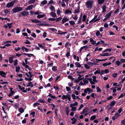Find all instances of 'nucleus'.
Wrapping results in <instances>:
<instances>
[{"mask_svg":"<svg viewBox=\"0 0 125 125\" xmlns=\"http://www.w3.org/2000/svg\"><path fill=\"white\" fill-rule=\"evenodd\" d=\"M93 1L92 0H89L86 2V5L87 8H91L93 6Z\"/></svg>","mask_w":125,"mask_h":125,"instance_id":"f257e3e1","label":"nucleus"},{"mask_svg":"<svg viewBox=\"0 0 125 125\" xmlns=\"http://www.w3.org/2000/svg\"><path fill=\"white\" fill-rule=\"evenodd\" d=\"M23 10L22 8L20 7H16L14 8L12 10V11L14 13H16L21 11Z\"/></svg>","mask_w":125,"mask_h":125,"instance_id":"f03ea898","label":"nucleus"},{"mask_svg":"<svg viewBox=\"0 0 125 125\" xmlns=\"http://www.w3.org/2000/svg\"><path fill=\"white\" fill-rule=\"evenodd\" d=\"M16 0H14L11 2L7 3V7L8 8H10L13 6L14 4L16 2Z\"/></svg>","mask_w":125,"mask_h":125,"instance_id":"7ed1b4c3","label":"nucleus"},{"mask_svg":"<svg viewBox=\"0 0 125 125\" xmlns=\"http://www.w3.org/2000/svg\"><path fill=\"white\" fill-rule=\"evenodd\" d=\"M62 98L63 100H64L65 99H67L69 101H70L71 97L70 95L68 94L66 95H63L62 96Z\"/></svg>","mask_w":125,"mask_h":125,"instance_id":"20e7f679","label":"nucleus"},{"mask_svg":"<svg viewBox=\"0 0 125 125\" xmlns=\"http://www.w3.org/2000/svg\"><path fill=\"white\" fill-rule=\"evenodd\" d=\"M31 21L32 22V23H38L39 22V24H37L38 25H42V22L41 21H39V20H37V19H34V20H31Z\"/></svg>","mask_w":125,"mask_h":125,"instance_id":"39448f33","label":"nucleus"},{"mask_svg":"<svg viewBox=\"0 0 125 125\" xmlns=\"http://www.w3.org/2000/svg\"><path fill=\"white\" fill-rule=\"evenodd\" d=\"M36 5H31L29 6L28 7L25 8V10H32V8L34 7V8Z\"/></svg>","mask_w":125,"mask_h":125,"instance_id":"423d86ee","label":"nucleus"},{"mask_svg":"<svg viewBox=\"0 0 125 125\" xmlns=\"http://www.w3.org/2000/svg\"><path fill=\"white\" fill-rule=\"evenodd\" d=\"M21 14L22 15L25 16L29 14V12L24 11L21 12Z\"/></svg>","mask_w":125,"mask_h":125,"instance_id":"0eeeda50","label":"nucleus"},{"mask_svg":"<svg viewBox=\"0 0 125 125\" xmlns=\"http://www.w3.org/2000/svg\"><path fill=\"white\" fill-rule=\"evenodd\" d=\"M87 91L90 93L92 92V91H91V89L89 88H87L84 90V92L85 93H87Z\"/></svg>","mask_w":125,"mask_h":125,"instance_id":"6e6552de","label":"nucleus"},{"mask_svg":"<svg viewBox=\"0 0 125 125\" xmlns=\"http://www.w3.org/2000/svg\"><path fill=\"white\" fill-rule=\"evenodd\" d=\"M6 73L3 71H0V75L2 77H6Z\"/></svg>","mask_w":125,"mask_h":125,"instance_id":"1a4fd4ad","label":"nucleus"},{"mask_svg":"<svg viewBox=\"0 0 125 125\" xmlns=\"http://www.w3.org/2000/svg\"><path fill=\"white\" fill-rule=\"evenodd\" d=\"M87 80L90 82L91 84H95V83L92 80V79L91 78H87Z\"/></svg>","mask_w":125,"mask_h":125,"instance_id":"9d476101","label":"nucleus"},{"mask_svg":"<svg viewBox=\"0 0 125 125\" xmlns=\"http://www.w3.org/2000/svg\"><path fill=\"white\" fill-rule=\"evenodd\" d=\"M68 19L66 17H64L62 20V23L63 24L68 21Z\"/></svg>","mask_w":125,"mask_h":125,"instance_id":"9b49d317","label":"nucleus"},{"mask_svg":"<svg viewBox=\"0 0 125 125\" xmlns=\"http://www.w3.org/2000/svg\"><path fill=\"white\" fill-rule=\"evenodd\" d=\"M80 12V7L79 5L77 8L75 10L74 13H78Z\"/></svg>","mask_w":125,"mask_h":125,"instance_id":"f8f14e48","label":"nucleus"},{"mask_svg":"<svg viewBox=\"0 0 125 125\" xmlns=\"http://www.w3.org/2000/svg\"><path fill=\"white\" fill-rule=\"evenodd\" d=\"M90 42L93 45H94L96 43V42L94 41L92 38H91L90 39Z\"/></svg>","mask_w":125,"mask_h":125,"instance_id":"ddd939ff","label":"nucleus"},{"mask_svg":"<svg viewBox=\"0 0 125 125\" xmlns=\"http://www.w3.org/2000/svg\"><path fill=\"white\" fill-rule=\"evenodd\" d=\"M36 0H29L28 1L29 4H31L34 3Z\"/></svg>","mask_w":125,"mask_h":125,"instance_id":"4468645a","label":"nucleus"},{"mask_svg":"<svg viewBox=\"0 0 125 125\" xmlns=\"http://www.w3.org/2000/svg\"><path fill=\"white\" fill-rule=\"evenodd\" d=\"M50 14H51L52 16L53 17H55L56 16V13L54 12H51Z\"/></svg>","mask_w":125,"mask_h":125,"instance_id":"2eb2a0df","label":"nucleus"},{"mask_svg":"<svg viewBox=\"0 0 125 125\" xmlns=\"http://www.w3.org/2000/svg\"><path fill=\"white\" fill-rule=\"evenodd\" d=\"M45 16V14L39 15H38L37 17L38 19H40L44 17Z\"/></svg>","mask_w":125,"mask_h":125,"instance_id":"dca6fc26","label":"nucleus"},{"mask_svg":"<svg viewBox=\"0 0 125 125\" xmlns=\"http://www.w3.org/2000/svg\"><path fill=\"white\" fill-rule=\"evenodd\" d=\"M78 105V103L77 102H76L73 104H70V107H72L74 106H76Z\"/></svg>","mask_w":125,"mask_h":125,"instance_id":"f3484780","label":"nucleus"},{"mask_svg":"<svg viewBox=\"0 0 125 125\" xmlns=\"http://www.w3.org/2000/svg\"><path fill=\"white\" fill-rule=\"evenodd\" d=\"M104 0H98V2L99 4H101L104 2Z\"/></svg>","mask_w":125,"mask_h":125,"instance_id":"a211bd4d","label":"nucleus"},{"mask_svg":"<svg viewBox=\"0 0 125 125\" xmlns=\"http://www.w3.org/2000/svg\"><path fill=\"white\" fill-rule=\"evenodd\" d=\"M47 2V1L45 0H44L43 1H42L41 4L44 5L46 4Z\"/></svg>","mask_w":125,"mask_h":125,"instance_id":"6ab92c4d","label":"nucleus"},{"mask_svg":"<svg viewBox=\"0 0 125 125\" xmlns=\"http://www.w3.org/2000/svg\"><path fill=\"white\" fill-rule=\"evenodd\" d=\"M106 6L105 5L103 6L102 7V9H103V11L102 12V13H104L106 11Z\"/></svg>","mask_w":125,"mask_h":125,"instance_id":"aec40b11","label":"nucleus"},{"mask_svg":"<svg viewBox=\"0 0 125 125\" xmlns=\"http://www.w3.org/2000/svg\"><path fill=\"white\" fill-rule=\"evenodd\" d=\"M111 64V62H110L109 63H108L107 62H106L104 63H103V65L104 66H105L108 65H110Z\"/></svg>","mask_w":125,"mask_h":125,"instance_id":"412c9836","label":"nucleus"},{"mask_svg":"<svg viewBox=\"0 0 125 125\" xmlns=\"http://www.w3.org/2000/svg\"><path fill=\"white\" fill-rule=\"evenodd\" d=\"M19 111L21 113H22L24 111V110L22 108L20 107L19 109Z\"/></svg>","mask_w":125,"mask_h":125,"instance_id":"4be33fe9","label":"nucleus"},{"mask_svg":"<svg viewBox=\"0 0 125 125\" xmlns=\"http://www.w3.org/2000/svg\"><path fill=\"white\" fill-rule=\"evenodd\" d=\"M116 103L115 102V101H113L110 104V105L111 106H114L115 104Z\"/></svg>","mask_w":125,"mask_h":125,"instance_id":"5701e85b","label":"nucleus"},{"mask_svg":"<svg viewBox=\"0 0 125 125\" xmlns=\"http://www.w3.org/2000/svg\"><path fill=\"white\" fill-rule=\"evenodd\" d=\"M97 70L94 73V74H96L97 73H100V69H99L98 68H97Z\"/></svg>","mask_w":125,"mask_h":125,"instance_id":"b1692460","label":"nucleus"},{"mask_svg":"<svg viewBox=\"0 0 125 125\" xmlns=\"http://www.w3.org/2000/svg\"><path fill=\"white\" fill-rule=\"evenodd\" d=\"M75 64L77 67H81V65L80 64V63L78 62H76L75 63Z\"/></svg>","mask_w":125,"mask_h":125,"instance_id":"393cba45","label":"nucleus"},{"mask_svg":"<svg viewBox=\"0 0 125 125\" xmlns=\"http://www.w3.org/2000/svg\"><path fill=\"white\" fill-rule=\"evenodd\" d=\"M65 13L66 14L70 13V14L72 13V11L69 10H67L65 11Z\"/></svg>","mask_w":125,"mask_h":125,"instance_id":"a878e982","label":"nucleus"},{"mask_svg":"<svg viewBox=\"0 0 125 125\" xmlns=\"http://www.w3.org/2000/svg\"><path fill=\"white\" fill-rule=\"evenodd\" d=\"M69 23L72 26L73 25L75 24V23L74 21H69Z\"/></svg>","mask_w":125,"mask_h":125,"instance_id":"bb28decb","label":"nucleus"},{"mask_svg":"<svg viewBox=\"0 0 125 125\" xmlns=\"http://www.w3.org/2000/svg\"><path fill=\"white\" fill-rule=\"evenodd\" d=\"M20 69V68L19 66H17L16 68V72L18 73Z\"/></svg>","mask_w":125,"mask_h":125,"instance_id":"cd10ccee","label":"nucleus"},{"mask_svg":"<svg viewBox=\"0 0 125 125\" xmlns=\"http://www.w3.org/2000/svg\"><path fill=\"white\" fill-rule=\"evenodd\" d=\"M96 116L95 115H93L90 118V120H93L96 118Z\"/></svg>","mask_w":125,"mask_h":125,"instance_id":"c85d7f7f","label":"nucleus"},{"mask_svg":"<svg viewBox=\"0 0 125 125\" xmlns=\"http://www.w3.org/2000/svg\"><path fill=\"white\" fill-rule=\"evenodd\" d=\"M50 9L51 10L53 11L54 12H55L56 11L54 7L52 5L50 7Z\"/></svg>","mask_w":125,"mask_h":125,"instance_id":"c756f323","label":"nucleus"},{"mask_svg":"<svg viewBox=\"0 0 125 125\" xmlns=\"http://www.w3.org/2000/svg\"><path fill=\"white\" fill-rule=\"evenodd\" d=\"M111 54H109L108 53H105L103 54H101L100 55L103 56H107L110 55Z\"/></svg>","mask_w":125,"mask_h":125,"instance_id":"7c9ffc66","label":"nucleus"},{"mask_svg":"<svg viewBox=\"0 0 125 125\" xmlns=\"http://www.w3.org/2000/svg\"><path fill=\"white\" fill-rule=\"evenodd\" d=\"M25 88L24 87L23 88H21V90L24 93H26L27 92V88L25 90H24L25 89Z\"/></svg>","mask_w":125,"mask_h":125,"instance_id":"2f4dec72","label":"nucleus"},{"mask_svg":"<svg viewBox=\"0 0 125 125\" xmlns=\"http://www.w3.org/2000/svg\"><path fill=\"white\" fill-rule=\"evenodd\" d=\"M13 58L12 57H10L9 58V62L10 63H12L13 62Z\"/></svg>","mask_w":125,"mask_h":125,"instance_id":"473e14b6","label":"nucleus"},{"mask_svg":"<svg viewBox=\"0 0 125 125\" xmlns=\"http://www.w3.org/2000/svg\"><path fill=\"white\" fill-rule=\"evenodd\" d=\"M87 16L86 15H84L83 16V19L82 20V21H85L87 18Z\"/></svg>","mask_w":125,"mask_h":125,"instance_id":"72a5a7b5","label":"nucleus"},{"mask_svg":"<svg viewBox=\"0 0 125 125\" xmlns=\"http://www.w3.org/2000/svg\"><path fill=\"white\" fill-rule=\"evenodd\" d=\"M93 81L95 82H98V81L96 80V77L95 76H93Z\"/></svg>","mask_w":125,"mask_h":125,"instance_id":"f704fd0d","label":"nucleus"},{"mask_svg":"<svg viewBox=\"0 0 125 125\" xmlns=\"http://www.w3.org/2000/svg\"><path fill=\"white\" fill-rule=\"evenodd\" d=\"M79 75V76L78 77V79H79V81L82 80L84 79V77L81 78V77H82V76H81V75Z\"/></svg>","mask_w":125,"mask_h":125,"instance_id":"c9c22d12","label":"nucleus"},{"mask_svg":"<svg viewBox=\"0 0 125 125\" xmlns=\"http://www.w3.org/2000/svg\"><path fill=\"white\" fill-rule=\"evenodd\" d=\"M87 78H85L83 80V82L84 84V83L87 84L89 83V82L88 81V80H86V79Z\"/></svg>","mask_w":125,"mask_h":125,"instance_id":"e433bc0d","label":"nucleus"},{"mask_svg":"<svg viewBox=\"0 0 125 125\" xmlns=\"http://www.w3.org/2000/svg\"><path fill=\"white\" fill-rule=\"evenodd\" d=\"M89 65L91 66H92V65L93 64L95 65L96 64V63H92L91 62H88L87 63Z\"/></svg>","mask_w":125,"mask_h":125,"instance_id":"4c0bfd02","label":"nucleus"},{"mask_svg":"<svg viewBox=\"0 0 125 125\" xmlns=\"http://www.w3.org/2000/svg\"><path fill=\"white\" fill-rule=\"evenodd\" d=\"M52 70L54 72L57 71V69L56 66H54L52 68Z\"/></svg>","mask_w":125,"mask_h":125,"instance_id":"58836bf2","label":"nucleus"},{"mask_svg":"<svg viewBox=\"0 0 125 125\" xmlns=\"http://www.w3.org/2000/svg\"><path fill=\"white\" fill-rule=\"evenodd\" d=\"M72 108L71 109V111H74L76 110V107H71Z\"/></svg>","mask_w":125,"mask_h":125,"instance_id":"ea45409f","label":"nucleus"},{"mask_svg":"<svg viewBox=\"0 0 125 125\" xmlns=\"http://www.w3.org/2000/svg\"><path fill=\"white\" fill-rule=\"evenodd\" d=\"M56 21H59L62 19V18L61 17H59L58 18H55Z\"/></svg>","mask_w":125,"mask_h":125,"instance_id":"a19ab883","label":"nucleus"},{"mask_svg":"<svg viewBox=\"0 0 125 125\" xmlns=\"http://www.w3.org/2000/svg\"><path fill=\"white\" fill-rule=\"evenodd\" d=\"M48 96H49L50 97H51V98H56V97L55 96L52 95V94H49V95Z\"/></svg>","mask_w":125,"mask_h":125,"instance_id":"79ce46f5","label":"nucleus"},{"mask_svg":"<svg viewBox=\"0 0 125 125\" xmlns=\"http://www.w3.org/2000/svg\"><path fill=\"white\" fill-rule=\"evenodd\" d=\"M12 23H7V25L9 27V29H10L11 28V27H12Z\"/></svg>","mask_w":125,"mask_h":125,"instance_id":"37998d69","label":"nucleus"},{"mask_svg":"<svg viewBox=\"0 0 125 125\" xmlns=\"http://www.w3.org/2000/svg\"><path fill=\"white\" fill-rule=\"evenodd\" d=\"M111 16V15H109L108 14L105 15V18H106V19H107L109 17H110Z\"/></svg>","mask_w":125,"mask_h":125,"instance_id":"c03bdc74","label":"nucleus"},{"mask_svg":"<svg viewBox=\"0 0 125 125\" xmlns=\"http://www.w3.org/2000/svg\"><path fill=\"white\" fill-rule=\"evenodd\" d=\"M96 89L97 90V91L99 92H101V89L99 88V87L98 86H97L96 87Z\"/></svg>","mask_w":125,"mask_h":125,"instance_id":"a18cd8bd","label":"nucleus"},{"mask_svg":"<svg viewBox=\"0 0 125 125\" xmlns=\"http://www.w3.org/2000/svg\"><path fill=\"white\" fill-rule=\"evenodd\" d=\"M88 109H85L84 110H83V111L84 113V114L85 113H87L88 111Z\"/></svg>","mask_w":125,"mask_h":125,"instance_id":"49530a36","label":"nucleus"},{"mask_svg":"<svg viewBox=\"0 0 125 125\" xmlns=\"http://www.w3.org/2000/svg\"><path fill=\"white\" fill-rule=\"evenodd\" d=\"M14 93V92L12 91H11V93L10 94H9L8 95V96H11L12 95H13V94Z\"/></svg>","mask_w":125,"mask_h":125,"instance_id":"de8ad7c7","label":"nucleus"},{"mask_svg":"<svg viewBox=\"0 0 125 125\" xmlns=\"http://www.w3.org/2000/svg\"><path fill=\"white\" fill-rule=\"evenodd\" d=\"M111 49H106L104 51V52H107L108 51L109 52H110L111 51Z\"/></svg>","mask_w":125,"mask_h":125,"instance_id":"09e8293b","label":"nucleus"},{"mask_svg":"<svg viewBox=\"0 0 125 125\" xmlns=\"http://www.w3.org/2000/svg\"><path fill=\"white\" fill-rule=\"evenodd\" d=\"M118 74L116 73H114L113 74L112 76L113 77L116 78L117 76V75Z\"/></svg>","mask_w":125,"mask_h":125,"instance_id":"8fccbe9b","label":"nucleus"},{"mask_svg":"<svg viewBox=\"0 0 125 125\" xmlns=\"http://www.w3.org/2000/svg\"><path fill=\"white\" fill-rule=\"evenodd\" d=\"M38 46L39 47H40L42 49H44V47L42 45L38 43Z\"/></svg>","mask_w":125,"mask_h":125,"instance_id":"3c124183","label":"nucleus"},{"mask_svg":"<svg viewBox=\"0 0 125 125\" xmlns=\"http://www.w3.org/2000/svg\"><path fill=\"white\" fill-rule=\"evenodd\" d=\"M25 79L26 80H28L29 81H31L32 80V79L31 78V77H30L29 78H28L27 77H26L25 78Z\"/></svg>","mask_w":125,"mask_h":125,"instance_id":"603ef678","label":"nucleus"},{"mask_svg":"<svg viewBox=\"0 0 125 125\" xmlns=\"http://www.w3.org/2000/svg\"><path fill=\"white\" fill-rule=\"evenodd\" d=\"M112 58H114V59L112 60V62H114L115 60V58L114 57H112L110 58L109 59V60L110 59H112Z\"/></svg>","mask_w":125,"mask_h":125,"instance_id":"864d4df0","label":"nucleus"},{"mask_svg":"<svg viewBox=\"0 0 125 125\" xmlns=\"http://www.w3.org/2000/svg\"><path fill=\"white\" fill-rule=\"evenodd\" d=\"M5 13L6 14L10 12V11L7 9H6L4 10Z\"/></svg>","mask_w":125,"mask_h":125,"instance_id":"5fc2aeb1","label":"nucleus"},{"mask_svg":"<svg viewBox=\"0 0 125 125\" xmlns=\"http://www.w3.org/2000/svg\"><path fill=\"white\" fill-rule=\"evenodd\" d=\"M84 66L86 69H88L90 68V67L88 66V65L86 64H84Z\"/></svg>","mask_w":125,"mask_h":125,"instance_id":"6e6d98bb","label":"nucleus"},{"mask_svg":"<svg viewBox=\"0 0 125 125\" xmlns=\"http://www.w3.org/2000/svg\"><path fill=\"white\" fill-rule=\"evenodd\" d=\"M84 105L83 104H81L80 105V106L79 107L78 110H80L83 107Z\"/></svg>","mask_w":125,"mask_h":125,"instance_id":"4d7b16f0","label":"nucleus"},{"mask_svg":"<svg viewBox=\"0 0 125 125\" xmlns=\"http://www.w3.org/2000/svg\"><path fill=\"white\" fill-rule=\"evenodd\" d=\"M120 61L122 63L125 62V59H121L120 60Z\"/></svg>","mask_w":125,"mask_h":125,"instance_id":"13d9d810","label":"nucleus"},{"mask_svg":"<svg viewBox=\"0 0 125 125\" xmlns=\"http://www.w3.org/2000/svg\"><path fill=\"white\" fill-rule=\"evenodd\" d=\"M104 73H105V72L104 70H101L100 73L101 75L104 74Z\"/></svg>","mask_w":125,"mask_h":125,"instance_id":"bf43d9fd","label":"nucleus"},{"mask_svg":"<svg viewBox=\"0 0 125 125\" xmlns=\"http://www.w3.org/2000/svg\"><path fill=\"white\" fill-rule=\"evenodd\" d=\"M56 19L54 18H49L48 20L50 21H55V20Z\"/></svg>","mask_w":125,"mask_h":125,"instance_id":"052dcab7","label":"nucleus"},{"mask_svg":"<svg viewBox=\"0 0 125 125\" xmlns=\"http://www.w3.org/2000/svg\"><path fill=\"white\" fill-rule=\"evenodd\" d=\"M73 121L72 122V124H74L77 121V120L76 119H74Z\"/></svg>","mask_w":125,"mask_h":125,"instance_id":"680f3d73","label":"nucleus"},{"mask_svg":"<svg viewBox=\"0 0 125 125\" xmlns=\"http://www.w3.org/2000/svg\"><path fill=\"white\" fill-rule=\"evenodd\" d=\"M73 98L74 99H76V96L74 94H73L72 95Z\"/></svg>","mask_w":125,"mask_h":125,"instance_id":"e2e57ef3","label":"nucleus"},{"mask_svg":"<svg viewBox=\"0 0 125 125\" xmlns=\"http://www.w3.org/2000/svg\"><path fill=\"white\" fill-rule=\"evenodd\" d=\"M31 35L34 38H36V36L35 34L34 33H32V34H31Z\"/></svg>","mask_w":125,"mask_h":125,"instance_id":"0e129e2a","label":"nucleus"},{"mask_svg":"<svg viewBox=\"0 0 125 125\" xmlns=\"http://www.w3.org/2000/svg\"><path fill=\"white\" fill-rule=\"evenodd\" d=\"M25 43L26 44H30L31 43L28 40H26V41L25 42Z\"/></svg>","mask_w":125,"mask_h":125,"instance_id":"69168bd1","label":"nucleus"},{"mask_svg":"<svg viewBox=\"0 0 125 125\" xmlns=\"http://www.w3.org/2000/svg\"><path fill=\"white\" fill-rule=\"evenodd\" d=\"M14 106L15 109H17L19 107V105L17 104H15Z\"/></svg>","mask_w":125,"mask_h":125,"instance_id":"338daca9","label":"nucleus"},{"mask_svg":"<svg viewBox=\"0 0 125 125\" xmlns=\"http://www.w3.org/2000/svg\"><path fill=\"white\" fill-rule=\"evenodd\" d=\"M121 123L124 125H125V118L121 121Z\"/></svg>","mask_w":125,"mask_h":125,"instance_id":"774afa93","label":"nucleus"}]
</instances>
